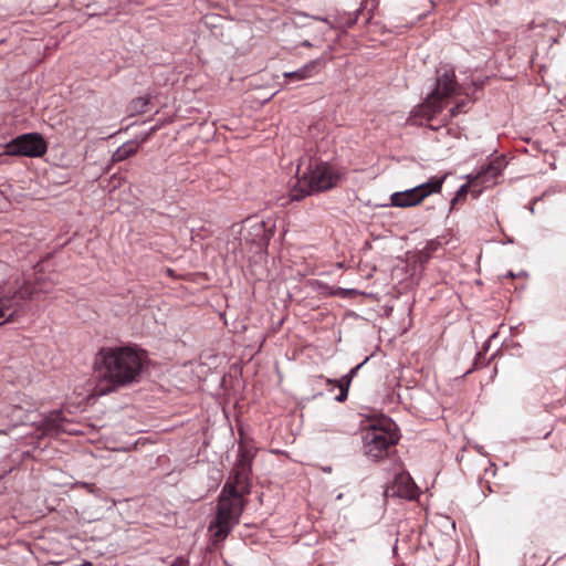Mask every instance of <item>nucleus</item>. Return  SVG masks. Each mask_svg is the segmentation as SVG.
<instances>
[{"label": "nucleus", "mask_w": 566, "mask_h": 566, "mask_svg": "<svg viewBox=\"0 0 566 566\" xmlns=\"http://www.w3.org/2000/svg\"><path fill=\"white\" fill-rule=\"evenodd\" d=\"M146 363V353L135 347H102L95 355L94 370L109 390H116L139 381Z\"/></svg>", "instance_id": "1"}, {"label": "nucleus", "mask_w": 566, "mask_h": 566, "mask_svg": "<svg viewBox=\"0 0 566 566\" xmlns=\"http://www.w3.org/2000/svg\"><path fill=\"white\" fill-rule=\"evenodd\" d=\"M250 475L238 471H234L232 480L224 484L219 497L217 515L209 526L213 543L223 541L233 526L239 524L243 511V496L250 493Z\"/></svg>", "instance_id": "2"}, {"label": "nucleus", "mask_w": 566, "mask_h": 566, "mask_svg": "<svg viewBox=\"0 0 566 566\" xmlns=\"http://www.w3.org/2000/svg\"><path fill=\"white\" fill-rule=\"evenodd\" d=\"M297 180L291 189L292 201H298L306 196L328 190L336 186L339 175L326 163L310 161L307 168L301 174V165L297 167Z\"/></svg>", "instance_id": "3"}, {"label": "nucleus", "mask_w": 566, "mask_h": 566, "mask_svg": "<svg viewBox=\"0 0 566 566\" xmlns=\"http://www.w3.org/2000/svg\"><path fill=\"white\" fill-rule=\"evenodd\" d=\"M457 88L458 84L452 70L439 74L434 91L412 112L410 117L412 123L422 125V120H432L436 115L442 112L448 99L455 94Z\"/></svg>", "instance_id": "4"}, {"label": "nucleus", "mask_w": 566, "mask_h": 566, "mask_svg": "<svg viewBox=\"0 0 566 566\" xmlns=\"http://www.w3.org/2000/svg\"><path fill=\"white\" fill-rule=\"evenodd\" d=\"M457 88L458 84L452 70L439 74L434 91L412 112L410 117L412 123L422 125V120H432L436 115L442 112L448 99L455 94Z\"/></svg>", "instance_id": "5"}, {"label": "nucleus", "mask_w": 566, "mask_h": 566, "mask_svg": "<svg viewBox=\"0 0 566 566\" xmlns=\"http://www.w3.org/2000/svg\"><path fill=\"white\" fill-rule=\"evenodd\" d=\"M45 292L40 281L14 282L0 296V326L15 322L23 313L24 303L36 294Z\"/></svg>", "instance_id": "6"}, {"label": "nucleus", "mask_w": 566, "mask_h": 566, "mask_svg": "<svg viewBox=\"0 0 566 566\" xmlns=\"http://www.w3.org/2000/svg\"><path fill=\"white\" fill-rule=\"evenodd\" d=\"M394 423L382 418L370 421L363 429V449L364 453L374 459L380 460L388 455V450L398 441V437L394 430Z\"/></svg>", "instance_id": "7"}, {"label": "nucleus", "mask_w": 566, "mask_h": 566, "mask_svg": "<svg viewBox=\"0 0 566 566\" xmlns=\"http://www.w3.org/2000/svg\"><path fill=\"white\" fill-rule=\"evenodd\" d=\"M446 177H432L427 182L412 189L395 192L390 196V203L394 207L408 208L421 203L432 193H439L442 189Z\"/></svg>", "instance_id": "8"}, {"label": "nucleus", "mask_w": 566, "mask_h": 566, "mask_svg": "<svg viewBox=\"0 0 566 566\" xmlns=\"http://www.w3.org/2000/svg\"><path fill=\"white\" fill-rule=\"evenodd\" d=\"M46 149V142L38 133L20 135L7 144V154L11 156L41 157Z\"/></svg>", "instance_id": "9"}, {"label": "nucleus", "mask_w": 566, "mask_h": 566, "mask_svg": "<svg viewBox=\"0 0 566 566\" xmlns=\"http://www.w3.org/2000/svg\"><path fill=\"white\" fill-rule=\"evenodd\" d=\"M504 156H496L489 161L476 176L472 177L471 182H478L479 186L491 187L496 184L497 178L501 176L503 169L506 167Z\"/></svg>", "instance_id": "10"}, {"label": "nucleus", "mask_w": 566, "mask_h": 566, "mask_svg": "<svg viewBox=\"0 0 566 566\" xmlns=\"http://www.w3.org/2000/svg\"><path fill=\"white\" fill-rule=\"evenodd\" d=\"M386 495L412 500L418 495V488L409 474L400 473L397 474L392 483L387 486Z\"/></svg>", "instance_id": "11"}, {"label": "nucleus", "mask_w": 566, "mask_h": 566, "mask_svg": "<svg viewBox=\"0 0 566 566\" xmlns=\"http://www.w3.org/2000/svg\"><path fill=\"white\" fill-rule=\"evenodd\" d=\"M65 421L63 412L61 410L51 411L38 427L41 431V437H55L63 429V422Z\"/></svg>", "instance_id": "12"}, {"label": "nucleus", "mask_w": 566, "mask_h": 566, "mask_svg": "<svg viewBox=\"0 0 566 566\" xmlns=\"http://www.w3.org/2000/svg\"><path fill=\"white\" fill-rule=\"evenodd\" d=\"M359 367L360 365L352 368L347 375L343 376L338 380H333L329 378L325 379L327 386H331L333 388L337 387L339 389V394L335 397V399L338 402H344L347 399L349 386L352 384L353 378L356 376Z\"/></svg>", "instance_id": "13"}, {"label": "nucleus", "mask_w": 566, "mask_h": 566, "mask_svg": "<svg viewBox=\"0 0 566 566\" xmlns=\"http://www.w3.org/2000/svg\"><path fill=\"white\" fill-rule=\"evenodd\" d=\"M140 147V144L136 140H129L124 143L120 147L116 149L113 154V161L119 163L126 160L127 158L134 156Z\"/></svg>", "instance_id": "14"}, {"label": "nucleus", "mask_w": 566, "mask_h": 566, "mask_svg": "<svg viewBox=\"0 0 566 566\" xmlns=\"http://www.w3.org/2000/svg\"><path fill=\"white\" fill-rule=\"evenodd\" d=\"M317 64V61H311L295 72L284 73V77L293 81L306 80L314 74Z\"/></svg>", "instance_id": "15"}, {"label": "nucleus", "mask_w": 566, "mask_h": 566, "mask_svg": "<svg viewBox=\"0 0 566 566\" xmlns=\"http://www.w3.org/2000/svg\"><path fill=\"white\" fill-rule=\"evenodd\" d=\"M6 412L11 426H18L24 421L23 408L21 406H10Z\"/></svg>", "instance_id": "16"}, {"label": "nucleus", "mask_w": 566, "mask_h": 566, "mask_svg": "<svg viewBox=\"0 0 566 566\" xmlns=\"http://www.w3.org/2000/svg\"><path fill=\"white\" fill-rule=\"evenodd\" d=\"M472 177H470L469 182L462 185L455 193V197L451 201V208L453 209L458 203L463 202L467 199V196L470 191L471 186H479L478 182H471Z\"/></svg>", "instance_id": "17"}, {"label": "nucleus", "mask_w": 566, "mask_h": 566, "mask_svg": "<svg viewBox=\"0 0 566 566\" xmlns=\"http://www.w3.org/2000/svg\"><path fill=\"white\" fill-rule=\"evenodd\" d=\"M254 453L251 449L240 447L239 461L240 464H250L252 465Z\"/></svg>", "instance_id": "18"}, {"label": "nucleus", "mask_w": 566, "mask_h": 566, "mask_svg": "<svg viewBox=\"0 0 566 566\" xmlns=\"http://www.w3.org/2000/svg\"><path fill=\"white\" fill-rule=\"evenodd\" d=\"M149 103L148 97H138L132 102V109L136 113H145Z\"/></svg>", "instance_id": "19"}, {"label": "nucleus", "mask_w": 566, "mask_h": 566, "mask_svg": "<svg viewBox=\"0 0 566 566\" xmlns=\"http://www.w3.org/2000/svg\"><path fill=\"white\" fill-rule=\"evenodd\" d=\"M467 104L468 103L465 101H461V102L457 103V105L453 108H451L449 118L455 117L460 113L465 112Z\"/></svg>", "instance_id": "20"}, {"label": "nucleus", "mask_w": 566, "mask_h": 566, "mask_svg": "<svg viewBox=\"0 0 566 566\" xmlns=\"http://www.w3.org/2000/svg\"><path fill=\"white\" fill-rule=\"evenodd\" d=\"M437 249V244L433 242L429 243L422 251H421V260H428L431 255V253Z\"/></svg>", "instance_id": "21"}, {"label": "nucleus", "mask_w": 566, "mask_h": 566, "mask_svg": "<svg viewBox=\"0 0 566 566\" xmlns=\"http://www.w3.org/2000/svg\"><path fill=\"white\" fill-rule=\"evenodd\" d=\"M251 468H252V465H250V464L245 465V464L237 463L234 471H238L240 473L250 475L251 474Z\"/></svg>", "instance_id": "22"}, {"label": "nucleus", "mask_w": 566, "mask_h": 566, "mask_svg": "<svg viewBox=\"0 0 566 566\" xmlns=\"http://www.w3.org/2000/svg\"><path fill=\"white\" fill-rule=\"evenodd\" d=\"M171 566H188V562L184 558H178L171 564Z\"/></svg>", "instance_id": "23"}, {"label": "nucleus", "mask_w": 566, "mask_h": 566, "mask_svg": "<svg viewBox=\"0 0 566 566\" xmlns=\"http://www.w3.org/2000/svg\"><path fill=\"white\" fill-rule=\"evenodd\" d=\"M303 45L310 46L311 44L306 41V42L303 43Z\"/></svg>", "instance_id": "24"}, {"label": "nucleus", "mask_w": 566, "mask_h": 566, "mask_svg": "<svg viewBox=\"0 0 566 566\" xmlns=\"http://www.w3.org/2000/svg\"><path fill=\"white\" fill-rule=\"evenodd\" d=\"M82 566H91V564H83Z\"/></svg>", "instance_id": "25"}]
</instances>
